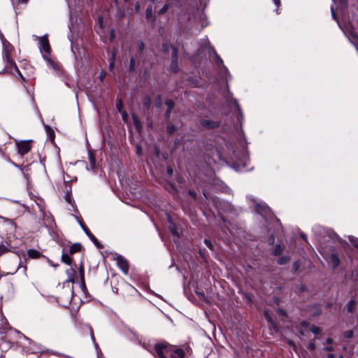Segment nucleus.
I'll list each match as a JSON object with an SVG mask.
<instances>
[{
	"mask_svg": "<svg viewBox=\"0 0 358 358\" xmlns=\"http://www.w3.org/2000/svg\"><path fill=\"white\" fill-rule=\"evenodd\" d=\"M39 48L41 51H43L42 52V56L43 59L46 61L49 67L53 69L55 71L57 72V74L60 72V66L59 65L55 62L52 59L50 58V45L48 39L47 35L39 37Z\"/></svg>",
	"mask_w": 358,
	"mask_h": 358,
	"instance_id": "f257e3e1",
	"label": "nucleus"
},
{
	"mask_svg": "<svg viewBox=\"0 0 358 358\" xmlns=\"http://www.w3.org/2000/svg\"><path fill=\"white\" fill-rule=\"evenodd\" d=\"M155 351L159 358H184L185 352L180 348L172 350L164 344L155 345Z\"/></svg>",
	"mask_w": 358,
	"mask_h": 358,
	"instance_id": "f03ea898",
	"label": "nucleus"
},
{
	"mask_svg": "<svg viewBox=\"0 0 358 358\" xmlns=\"http://www.w3.org/2000/svg\"><path fill=\"white\" fill-rule=\"evenodd\" d=\"M13 50V46L9 43L3 41V58L6 62V66L7 67L13 68L15 71L17 73L19 78L24 80V78L22 75L21 74L20 71H19L17 65L14 62L13 58H12V52Z\"/></svg>",
	"mask_w": 358,
	"mask_h": 358,
	"instance_id": "7ed1b4c3",
	"label": "nucleus"
},
{
	"mask_svg": "<svg viewBox=\"0 0 358 358\" xmlns=\"http://www.w3.org/2000/svg\"><path fill=\"white\" fill-rule=\"evenodd\" d=\"M15 144L18 149V153L22 156L28 153L31 148V141L15 140Z\"/></svg>",
	"mask_w": 358,
	"mask_h": 358,
	"instance_id": "20e7f679",
	"label": "nucleus"
},
{
	"mask_svg": "<svg viewBox=\"0 0 358 358\" xmlns=\"http://www.w3.org/2000/svg\"><path fill=\"white\" fill-rule=\"evenodd\" d=\"M76 219L79 223L80 226L82 227L86 235L90 238V240L99 248H102V246L99 244L96 238L93 235L92 233L89 230V229L86 227V225L83 222V221L76 215H75Z\"/></svg>",
	"mask_w": 358,
	"mask_h": 358,
	"instance_id": "39448f33",
	"label": "nucleus"
},
{
	"mask_svg": "<svg viewBox=\"0 0 358 358\" xmlns=\"http://www.w3.org/2000/svg\"><path fill=\"white\" fill-rule=\"evenodd\" d=\"M254 202L255 203L257 213L261 215L263 217H266L271 214V209L266 203L257 202L255 199Z\"/></svg>",
	"mask_w": 358,
	"mask_h": 358,
	"instance_id": "423d86ee",
	"label": "nucleus"
},
{
	"mask_svg": "<svg viewBox=\"0 0 358 358\" xmlns=\"http://www.w3.org/2000/svg\"><path fill=\"white\" fill-rule=\"evenodd\" d=\"M211 48V50L213 52V55L215 56V62L216 65L217 66L219 73H222V72L223 71L224 73L229 74V71H228L227 68L224 66V62L222 59V58L217 55V53L216 52V51L215 50V49L213 48Z\"/></svg>",
	"mask_w": 358,
	"mask_h": 358,
	"instance_id": "0eeeda50",
	"label": "nucleus"
},
{
	"mask_svg": "<svg viewBox=\"0 0 358 358\" xmlns=\"http://www.w3.org/2000/svg\"><path fill=\"white\" fill-rule=\"evenodd\" d=\"M172 54H171V63L170 64V71L172 72H177L178 70V49L176 47L172 46Z\"/></svg>",
	"mask_w": 358,
	"mask_h": 358,
	"instance_id": "6e6552de",
	"label": "nucleus"
},
{
	"mask_svg": "<svg viewBox=\"0 0 358 358\" xmlns=\"http://www.w3.org/2000/svg\"><path fill=\"white\" fill-rule=\"evenodd\" d=\"M117 265L120 269L124 273L127 274L129 271V265L127 260L122 255H118L116 258Z\"/></svg>",
	"mask_w": 358,
	"mask_h": 358,
	"instance_id": "1a4fd4ad",
	"label": "nucleus"
},
{
	"mask_svg": "<svg viewBox=\"0 0 358 358\" xmlns=\"http://www.w3.org/2000/svg\"><path fill=\"white\" fill-rule=\"evenodd\" d=\"M201 125L206 129H213L219 126V123L210 120H202L201 121Z\"/></svg>",
	"mask_w": 358,
	"mask_h": 358,
	"instance_id": "9d476101",
	"label": "nucleus"
},
{
	"mask_svg": "<svg viewBox=\"0 0 358 358\" xmlns=\"http://www.w3.org/2000/svg\"><path fill=\"white\" fill-rule=\"evenodd\" d=\"M227 101H228L229 103H231V102H233L234 103V105L236 106V107L237 108V110L239 113V115L237 117V120L241 124V121L243 120V113L241 111V107H240L239 104L238 103L237 100L236 99L231 98V99H228Z\"/></svg>",
	"mask_w": 358,
	"mask_h": 358,
	"instance_id": "9b49d317",
	"label": "nucleus"
},
{
	"mask_svg": "<svg viewBox=\"0 0 358 358\" xmlns=\"http://www.w3.org/2000/svg\"><path fill=\"white\" fill-rule=\"evenodd\" d=\"M167 220L169 222V231L174 236H176V238H179V234L178 232L176 225L172 222L171 217L169 215H167Z\"/></svg>",
	"mask_w": 358,
	"mask_h": 358,
	"instance_id": "f8f14e48",
	"label": "nucleus"
},
{
	"mask_svg": "<svg viewBox=\"0 0 358 358\" xmlns=\"http://www.w3.org/2000/svg\"><path fill=\"white\" fill-rule=\"evenodd\" d=\"M88 158H89V165L87 166V170H94L96 166V159L94 155L92 152H88Z\"/></svg>",
	"mask_w": 358,
	"mask_h": 358,
	"instance_id": "ddd939ff",
	"label": "nucleus"
},
{
	"mask_svg": "<svg viewBox=\"0 0 358 358\" xmlns=\"http://www.w3.org/2000/svg\"><path fill=\"white\" fill-rule=\"evenodd\" d=\"M27 255L31 259H38L42 256V254L37 250L29 249L27 250Z\"/></svg>",
	"mask_w": 358,
	"mask_h": 358,
	"instance_id": "4468645a",
	"label": "nucleus"
},
{
	"mask_svg": "<svg viewBox=\"0 0 358 358\" xmlns=\"http://www.w3.org/2000/svg\"><path fill=\"white\" fill-rule=\"evenodd\" d=\"M79 273H80V280H81V287H82V289L84 290L86 289V286H85V280H84V268H83V265H80V266L79 267Z\"/></svg>",
	"mask_w": 358,
	"mask_h": 358,
	"instance_id": "2eb2a0df",
	"label": "nucleus"
},
{
	"mask_svg": "<svg viewBox=\"0 0 358 358\" xmlns=\"http://www.w3.org/2000/svg\"><path fill=\"white\" fill-rule=\"evenodd\" d=\"M132 119H133V122H134V124L136 127V129L140 131L141 129V123L140 122V120L138 119V117L135 115L134 114L132 115Z\"/></svg>",
	"mask_w": 358,
	"mask_h": 358,
	"instance_id": "dca6fc26",
	"label": "nucleus"
},
{
	"mask_svg": "<svg viewBox=\"0 0 358 358\" xmlns=\"http://www.w3.org/2000/svg\"><path fill=\"white\" fill-rule=\"evenodd\" d=\"M82 245L80 243H74L73 244L69 249V252L71 254H73L80 251Z\"/></svg>",
	"mask_w": 358,
	"mask_h": 358,
	"instance_id": "f3484780",
	"label": "nucleus"
},
{
	"mask_svg": "<svg viewBox=\"0 0 358 358\" xmlns=\"http://www.w3.org/2000/svg\"><path fill=\"white\" fill-rule=\"evenodd\" d=\"M89 329H90V332L91 339H92V342L94 343V346L97 350L98 358H99V346H98L97 343L96 342V340H95V338L94 336L93 329L91 327H89Z\"/></svg>",
	"mask_w": 358,
	"mask_h": 358,
	"instance_id": "a211bd4d",
	"label": "nucleus"
},
{
	"mask_svg": "<svg viewBox=\"0 0 358 358\" xmlns=\"http://www.w3.org/2000/svg\"><path fill=\"white\" fill-rule=\"evenodd\" d=\"M8 247H9V245L6 242L4 243H2L1 244H0V255L4 254L6 252L10 251V250L8 249Z\"/></svg>",
	"mask_w": 358,
	"mask_h": 358,
	"instance_id": "6ab92c4d",
	"label": "nucleus"
},
{
	"mask_svg": "<svg viewBox=\"0 0 358 358\" xmlns=\"http://www.w3.org/2000/svg\"><path fill=\"white\" fill-rule=\"evenodd\" d=\"M62 260L64 263L67 265H71V258L68 254L63 253L62 255Z\"/></svg>",
	"mask_w": 358,
	"mask_h": 358,
	"instance_id": "aec40b11",
	"label": "nucleus"
},
{
	"mask_svg": "<svg viewBox=\"0 0 358 358\" xmlns=\"http://www.w3.org/2000/svg\"><path fill=\"white\" fill-rule=\"evenodd\" d=\"M330 259L334 266H338L339 265L340 260L336 254H331Z\"/></svg>",
	"mask_w": 358,
	"mask_h": 358,
	"instance_id": "412c9836",
	"label": "nucleus"
},
{
	"mask_svg": "<svg viewBox=\"0 0 358 358\" xmlns=\"http://www.w3.org/2000/svg\"><path fill=\"white\" fill-rule=\"evenodd\" d=\"M166 105L167 106L168 110L166 111V115H169L171 113V110L174 108V103L171 100H167L166 101Z\"/></svg>",
	"mask_w": 358,
	"mask_h": 358,
	"instance_id": "4be33fe9",
	"label": "nucleus"
},
{
	"mask_svg": "<svg viewBox=\"0 0 358 358\" xmlns=\"http://www.w3.org/2000/svg\"><path fill=\"white\" fill-rule=\"evenodd\" d=\"M64 199H65V201H66L67 203H69L71 204V206H72V208H75V206H74V205H73V201H72V198H71V193H70V192H67V193L65 194V196H64Z\"/></svg>",
	"mask_w": 358,
	"mask_h": 358,
	"instance_id": "5701e85b",
	"label": "nucleus"
},
{
	"mask_svg": "<svg viewBox=\"0 0 358 358\" xmlns=\"http://www.w3.org/2000/svg\"><path fill=\"white\" fill-rule=\"evenodd\" d=\"M282 250L283 248L280 245H277L273 251V254L275 256L279 255L282 252Z\"/></svg>",
	"mask_w": 358,
	"mask_h": 358,
	"instance_id": "b1692460",
	"label": "nucleus"
},
{
	"mask_svg": "<svg viewBox=\"0 0 358 358\" xmlns=\"http://www.w3.org/2000/svg\"><path fill=\"white\" fill-rule=\"evenodd\" d=\"M355 301L353 299L350 300L349 301V303H348V306H347L348 312H352L355 308Z\"/></svg>",
	"mask_w": 358,
	"mask_h": 358,
	"instance_id": "393cba45",
	"label": "nucleus"
},
{
	"mask_svg": "<svg viewBox=\"0 0 358 358\" xmlns=\"http://www.w3.org/2000/svg\"><path fill=\"white\" fill-rule=\"evenodd\" d=\"M349 240L350 243L357 248H358V238L354 236H349Z\"/></svg>",
	"mask_w": 358,
	"mask_h": 358,
	"instance_id": "a878e982",
	"label": "nucleus"
},
{
	"mask_svg": "<svg viewBox=\"0 0 358 358\" xmlns=\"http://www.w3.org/2000/svg\"><path fill=\"white\" fill-rule=\"evenodd\" d=\"M289 258L286 257H281L277 260L278 263L280 265L285 264L288 262Z\"/></svg>",
	"mask_w": 358,
	"mask_h": 358,
	"instance_id": "bb28decb",
	"label": "nucleus"
},
{
	"mask_svg": "<svg viewBox=\"0 0 358 358\" xmlns=\"http://www.w3.org/2000/svg\"><path fill=\"white\" fill-rule=\"evenodd\" d=\"M153 8L152 6L150 5L148 6L145 12L146 18H150L152 14Z\"/></svg>",
	"mask_w": 358,
	"mask_h": 358,
	"instance_id": "cd10ccee",
	"label": "nucleus"
},
{
	"mask_svg": "<svg viewBox=\"0 0 358 358\" xmlns=\"http://www.w3.org/2000/svg\"><path fill=\"white\" fill-rule=\"evenodd\" d=\"M166 131L170 134H173L174 131H176V127L173 124H170L167 126Z\"/></svg>",
	"mask_w": 358,
	"mask_h": 358,
	"instance_id": "c85d7f7f",
	"label": "nucleus"
},
{
	"mask_svg": "<svg viewBox=\"0 0 358 358\" xmlns=\"http://www.w3.org/2000/svg\"><path fill=\"white\" fill-rule=\"evenodd\" d=\"M199 20L201 21L202 27H205V26L207 25L206 23H204L206 22V15L203 12H201V13H200Z\"/></svg>",
	"mask_w": 358,
	"mask_h": 358,
	"instance_id": "c756f323",
	"label": "nucleus"
},
{
	"mask_svg": "<svg viewBox=\"0 0 358 358\" xmlns=\"http://www.w3.org/2000/svg\"><path fill=\"white\" fill-rule=\"evenodd\" d=\"M75 272H76L75 270H73L72 268L67 271V273L69 275V278L68 280L69 282H73V275H74Z\"/></svg>",
	"mask_w": 358,
	"mask_h": 358,
	"instance_id": "7c9ffc66",
	"label": "nucleus"
},
{
	"mask_svg": "<svg viewBox=\"0 0 358 358\" xmlns=\"http://www.w3.org/2000/svg\"><path fill=\"white\" fill-rule=\"evenodd\" d=\"M17 169H19L22 172V173H23V175H24V178H25L26 179H27V178H28V176H27V174L25 173V171H27V170H28V167H25V168H24V167H22V166L18 165V166H17Z\"/></svg>",
	"mask_w": 358,
	"mask_h": 358,
	"instance_id": "2f4dec72",
	"label": "nucleus"
},
{
	"mask_svg": "<svg viewBox=\"0 0 358 358\" xmlns=\"http://www.w3.org/2000/svg\"><path fill=\"white\" fill-rule=\"evenodd\" d=\"M310 331L315 334H319L321 332L320 329L316 326H313L310 328Z\"/></svg>",
	"mask_w": 358,
	"mask_h": 358,
	"instance_id": "473e14b6",
	"label": "nucleus"
},
{
	"mask_svg": "<svg viewBox=\"0 0 358 358\" xmlns=\"http://www.w3.org/2000/svg\"><path fill=\"white\" fill-rule=\"evenodd\" d=\"M331 15H332V17H333L336 21H337L338 26L341 27L340 23H339V22H338V17H337V15H336V13H335V11H334V10L333 6H331Z\"/></svg>",
	"mask_w": 358,
	"mask_h": 358,
	"instance_id": "72a5a7b5",
	"label": "nucleus"
},
{
	"mask_svg": "<svg viewBox=\"0 0 358 358\" xmlns=\"http://www.w3.org/2000/svg\"><path fill=\"white\" fill-rule=\"evenodd\" d=\"M134 66H135V59L131 57L129 60V69L130 71L134 70Z\"/></svg>",
	"mask_w": 358,
	"mask_h": 358,
	"instance_id": "f704fd0d",
	"label": "nucleus"
},
{
	"mask_svg": "<svg viewBox=\"0 0 358 358\" xmlns=\"http://www.w3.org/2000/svg\"><path fill=\"white\" fill-rule=\"evenodd\" d=\"M143 103L147 107H149L150 106L151 100L149 96H146L144 98Z\"/></svg>",
	"mask_w": 358,
	"mask_h": 358,
	"instance_id": "c9c22d12",
	"label": "nucleus"
},
{
	"mask_svg": "<svg viewBox=\"0 0 358 358\" xmlns=\"http://www.w3.org/2000/svg\"><path fill=\"white\" fill-rule=\"evenodd\" d=\"M169 8V5L165 4L158 12L159 15L164 13Z\"/></svg>",
	"mask_w": 358,
	"mask_h": 358,
	"instance_id": "e433bc0d",
	"label": "nucleus"
},
{
	"mask_svg": "<svg viewBox=\"0 0 358 358\" xmlns=\"http://www.w3.org/2000/svg\"><path fill=\"white\" fill-rule=\"evenodd\" d=\"M344 336L347 338H350L353 336V331L350 330L344 333Z\"/></svg>",
	"mask_w": 358,
	"mask_h": 358,
	"instance_id": "4c0bfd02",
	"label": "nucleus"
},
{
	"mask_svg": "<svg viewBox=\"0 0 358 358\" xmlns=\"http://www.w3.org/2000/svg\"><path fill=\"white\" fill-rule=\"evenodd\" d=\"M204 243L208 248H209L210 250H213V245L210 240L206 238L204 239Z\"/></svg>",
	"mask_w": 358,
	"mask_h": 358,
	"instance_id": "58836bf2",
	"label": "nucleus"
},
{
	"mask_svg": "<svg viewBox=\"0 0 358 358\" xmlns=\"http://www.w3.org/2000/svg\"><path fill=\"white\" fill-rule=\"evenodd\" d=\"M116 106H117V108L118 109L119 112H121L122 111V101L121 100H118L117 101Z\"/></svg>",
	"mask_w": 358,
	"mask_h": 358,
	"instance_id": "ea45409f",
	"label": "nucleus"
},
{
	"mask_svg": "<svg viewBox=\"0 0 358 358\" xmlns=\"http://www.w3.org/2000/svg\"><path fill=\"white\" fill-rule=\"evenodd\" d=\"M106 73L105 71H101L99 78V80L100 81H103L106 77Z\"/></svg>",
	"mask_w": 358,
	"mask_h": 358,
	"instance_id": "a19ab883",
	"label": "nucleus"
},
{
	"mask_svg": "<svg viewBox=\"0 0 358 358\" xmlns=\"http://www.w3.org/2000/svg\"><path fill=\"white\" fill-rule=\"evenodd\" d=\"M136 152L138 155H141L142 152V149L140 145H137L136 148Z\"/></svg>",
	"mask_w": 358,
	"mask_h": 358,
	"instance_id": "79ce46f5",
	"label": "nucleus"
},
{
	"mask_svg": "<svg viewBox=\"0 0 358 358\" xmlns=\"http://www.w3.org/2000/svg\"><path fill=\"white\" fill-rule=\"evenodd\" d=\"M145 48L144 43L142 41H140L138 43V49L140 51H143Z\"/></svg>",
	"mask_w": 358,
	"mask_h": 358,
	"instance_id": "37998d69",
	"label": "nucleus"
},
{
	"mask_svg": "<svg viewBox=\"0 0 358 358\" xmlns=\"http://www.w3.org/2000/svg\"><path fill=\"white\" fill-rule=\"evenodd\" d=\"M264 315H265V317L267 320V321L269 322H271V317H270V315H268L267 311H266V310L264 311Z\"/></svg>",
	"mask_w": 358,
	"mask_h": 358,
	"instance_id": "c03bdc74",
	"label": "nucleus"
},
{
	"mask_svg": "<svg viewBox=\"0 0 358 358\" xmlns=\"http://www.w3.org/2000/svg\"><path fill=\"white\" fill-rule=\"evenodd\" d=\"M221 75V77H223V78H224L226 80V81H227V76L229 77H231L230 74H227L226 73H224L223 71L222 72V73H220Z\"/></svg>",
	"mask_w": 358,
	"mask_h": 358,
	"instance_id": "a18cd8bd",
	"label": "nucleus"
},
{
	"mask_svg": "<svg viewBox=\"0 0 358 358\" xmlns=\"http://www.w3.org/2000/svg\"><path fill=\"white\" fill-rule=\"evenodd\" d=\"M167 173L169 176H171L173 173V169L171 166H168L166 169Z\"/></svg>",
	"mask_w": 358,
	"mask_h": 358,
	"instance_id": "49530a36",
	"label": "nucleus"
},
{
	"mask_svg": "<svg viewBox=\"0 0 358 358\" xmlns=\"http://www.w3.org/2000/svg\"><path fill=\"white\" fill-rule=\"evenodd\" d=\"M122 113V119L126 121L127 120V114L125 111H121L120 112Z\"/></svg>",
	"mask_w": 358,
	"mask_h": 358,
	"instance_id": "de8ad7c7",
	"label": "nucleus"
},
{
	"mask_svg": "<svg viewBox=\"0 0 358 358\" xmlns=\"http://www.w3.org/2000/svg\"><path fill=\"white\" fill-rule=\"evenodd\" d=\"M196 294L199 296V298L202 299V298H204L205 297V295H204V293L203 292H196Z\"/></svg>",
	"mask_w": 358,
	"mask_h": 358,
	"instance_id": "09e8293b",
	"label": "nucleus"
},
{
	"mask_svg": "<svg viewBox=\"0 0 358 358\" xmlns=\"http://www.w3.org/2000/svg\"><path fill=\"white\" fill-rule=\"evenodd\" d=\"M273 1L277 7L280 6V0H273Z\"/></svg>",
	"mask_w": 358,
	"mask_h": 358,
	"instance_id": "8fccbe9b",
	"label": "nucleus"
},
{
	"mask_svg": "<svg viewBox=\"0 0 358 358\" xmlns=\"http://www.w3.org/2000/svg\"><path fill=\"white\" fill-rule=\"evenodd\" d=\"M0 38L1 40V41H4L6 42V43H8L5 38H4V36H3V34L0 31Z\"/></svg>",
	"mask_w": 358,
	"mask_h": 358,
	"instance_id": "3c124183",
	"label": "nucleus"
},
{
	"mask_svg": "<svg viewBox=\"0 0 358 358\" xmlns=\"http://www.w3.org/2000/svg\"><path fill=\"white\" fill-rule=\"evenodd\" d=\"M162 47H163V50L164 52H168L169 47H168L167 44H163Z\"/></svg>",
	"mask_w": 358,
	"mask_h": 358,
	"instance_id": "603ef678",
	"label": "nucleus"
},
{
	"mask_svg": "<svg viewBox=\"0 0 358 358\" xmlns=\"http://www.w3.org/2000/svg\"><path fill=\"white\" fill-rule=\"evenodd\" d=\"M293 267L295 271H296L299 268V263L297 262H294L293 264Z\"/></svg>",
	"mask_w": 358,
	"mask_h": 358,
	"instance_id": "864d4df0",
	"label": "nucleus"
},
{
	"mask_svg": "<svg viewBox=\"0 0 358 358\" xmlns=\"http://www.w3.org/2000/svg\"><path fill=\"white\" fill-rule=\"evenodd\" d=\"M301 238H302L305 241L308 242V241H307V236H306V235L305 234L301 233Z\"/></svg>",
	"mask_w": 358,
	"mask_h": 358,
	"instance_id": "5fc2aeb1",
	"label": "nucleus"
},
{
	"mask_svg": "<svg viewBox=\"0 0 358 358\" xmlns=\"http://www.w3.org/2000/svg\"><path fill=\"white\" fill-rule=\"evenodd\" d=\"M189 194L192 196H193V197H196V192H193V191H192V190H189Z\"/></svg>",
	"mask_w": 358,
	"mask_h": 358,
	"instance_id": "6e6d98bb",
	"label": "nucleus"
},
{
	"mask_svg": "<svg viewBox=\"0 0 358 358\" xmlns=\"http://www.w3.org/2000/svg\"><path fill=\"white\" fill-rule=\"evenodd\" d=\"M114 66V62L113 60H111L110 62V64H109V68L110 69H112Z\"/></svg>",
	"mask_w": 358,
	"mask_h": 358,
	"instance_id": "4d7b16f0",
	"label": "nucleus"
},
{
	"mask_svg": "<svg viewBox=\"0 0 358 358\" xmlns=\"http://www.w3.org/2000/svg\"><path fill=\"white\" fill-rule=\"evenodd\" d=\"M308 347H309V348H310V350H314V348H315V345H314V344H313V343H309Z\"/></svg>",
	"mask_w": 358,
	"mask_h": 358,
	"instance_id": "13d9d810",
	"label": "nucleus"
},
{
	"mask_svg": "<svg viewBox=\"0 0 358 358\" xmlns=\"http://www.w3.org/2000/svg\"><path fill=\"white\" fill-rule=\"evenodd\" d=\"M169 186H170V188H171V189L169 191H173H173L176 190L173 184L170 183Z\"/></svg>",
	"mask_w": 358,
	"mask_h": 358,
	"instance_id": "bf43d9fd",
	"label": "nucleus"
},
{
	"mask_svg": "<svg viewBox=\"0 0 358 358\" xmlns=\"http://www.w3.org/2000/svg\"><path fill=\"white\" fill-rule=\"evenodd\" d=\"M332 342H333V341H332V339H331V338H327V343L328 344H331V343H332Z\"/></svg>",
	"mask_w": 358,
	"mask_h": 358,
	"instance_id": "052dcab7",
	"label": "nucleus"
},
{
	"mask_svg": "<svg viewBox=\"0 0 358 358\" xmlns=\"http://www.w3.org/2000/svg\"><path fill=\"white\" fill-rule=\"evenodd\" d=\"M234 169L237 171H241L242 169L240 168V167H236V166H234Z\"/></svg>",
	"mask_w": 358,
	"mask_h": 358,
	"instance_id": "680f3d73",
	"label": "nucleus"
},
{
	"mask_svg": "<svg viewBox=\"0 0 358 358\" xmlns=\"http://www.w3.org/2000/svg\"><path fill=\"white\" fill-rule=\"evenodd\" d=\"M203 41H204V43H205V44H208V45L210 44L209 41H208V38H204V39H203Z\"/></svg>",
	"mask_w": 358,
	"mask_h": 358,
	"instance_id": "e2e57ef3",
	"label": "nucleus"
},
{
	"mask_svg": "<svg viewBox=\"0 0 358 358\" xmlns=\"http://www.w3.org/2000/svg\"><path fill=\"white\" fill-rule=\"evenodd\" d=\"M324 350H327V351H331V350H332V348L331 347H326L324 348Z\"/></svg>",
	"mask_w": 358,
	"mask_h": 358,
	"instance_id": "0e129e2a",
	"label": "nucleus"
},
{
	"mask_svg": "<svg viewBox=\"0 0 358 358\" xmlns=\"http://www.w3.org/2000/svg\"><path fill=\"white\" fill-rule=\"evenodd\" d=\"M20 2L22 3H26L28 2L29 0H19Z\"/></svg>",
	"mask_w": 358,
	"mask_h": 358,
	"instance_id": "69168bd1",
	"label": "nucleus"
},
{
	"mask_svg": "<svg viewBox=\"0 0 358 358\" xmlns=\"http://www.w3.org/2000/svg\"><path fill=\"white\" fill-rule=\"evenodd\" d=\"M328 357H329V358H334V355H332V354H329V355H328Z\"/></svg>",
	"mask_w": 358,
	"mask_h": 358,
	"instance_id": "338daca9",
	"label": "nucleus"
},
{
	"mask_svg": "<svg viewBox=\"0 0 358 358\" xmlns=\"http://www.w3.org/2000/svg\"><path fill=\"white\" fill-rule=\"evenodd\" d=\"M11 163H12V164H13L14 166H15V167H17V166H18V164H17L16 163H15V162H12Z\"/></svg>",
	"mask_w": 358,
	"mask_h": 358,
	"instance_id": "774afa93",
	"label": "nucleus"
}]
</instances>
